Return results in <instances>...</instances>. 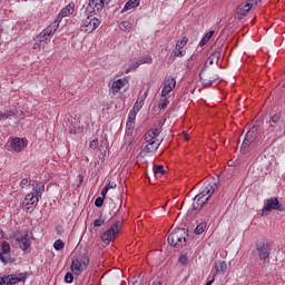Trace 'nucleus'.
Masks as SVG:
<instances>
[{
	"label": "nucleus",
	"instance_id": "obj_1",
	"mask_svg": "<svg viewBox=\"0 0 285 285\" xmlns=\"http://www.w3.org/2000/svg\"><path fill=\"white\" fill-rule=\"evenodd\" d=\"M217 183H205L200 189V193L194 198V210H199V208H202V206H204V204H206V202L213 197V194L215 190H217Z\"/></svg>",
	"mask_w": 285,
	"mask_h": 285
},
{
	"label": "nucleus",
	"instance_id": "obj_2",
	"mask_svg": "<svg viewBox=\"0 0 285 285\" xmlns=\"http://www.w3.org/2000/svg\"><path fill=\"white\" fill-rule=\"evenodd\" d=\"M46 190V185L43 183H38L33 187V193L28 194L24 197L23 206L27 213H32L35 208H37V204H39V198L43 195Z\"/></svg>",
	"mask_w": 285,
	"mask_h": 285
},
{
	"label": "nucleus",
	"instance_id": "obj_3",
	"mask_svg": "<svg viewBox=\"0 0 285 285\" xmlns=\"http://www.w3.org/2000/svg\"><path fill=\"white\" fill-rule=\"evenodd\" d=\"M259 137V128L254 126L245 135V139L240 147L242 155H248L252 150H255L257 146V139Z\"/></svg>",
	"mask_w": 285,
	"mask_h": 285
},
{
	"label": "nucleus",
	"instance_id": "obj_4",
	"mask_svg": "<svg viewBox=\"0 0 285 285\" xmlns=\"http://www.w3.org/2000/svg\"><path fill=\"white\" fill-rule=\"evenodd\" d=\"M186 237H188L186 229L177 228L169 234L167 242L174 248H184L187 244Z\"/></svg>",
	"mask_w": 285,
	"mask_h": 285
},
{
	"label": "nucleus",
	"instance_id": "obj_5",
	"mask_svg": "<svg viewBox=\"0 0 285 285\" xmlns=\"http://www.w3.org/2000/svg\"><path fill=\"white\" fill-rule=\"evenodd\" d=\"M101 21L97 19L92 13L88 12V14L83 16L80 22V30L81 32H94V30H97L99 28V24Z\"/></svg>",
	"mask_w": 285,
	"mask_h": 285
},
{
	"label": "nucleus",
	"instance_id": "obj_6",
	"mask_svg": "<svg viewBox=\"0 0 285 285\" xmlns=\"http://www.w3.org/2000/svg\"><path fill=\"white\" fill-rule=\"evenodd\" d=\"M88 264H90V258L86 254H80L72 258L71 272L73 275H81L88 268Z\"/></svg>",
	"mask_w": 285,
	"mask_h": 285
},
{
	"label": "nucleus",
	"instance_id": "obj_7",
	"mask_svg": "<svg viewBox=\"0 0 285 285\" xmlns=\"http://www.w3.org/2000/svg\"><path fill=\"white\" fill-rule=\"evenodd\" d=\"M13 244L14 246H19L21 250H28L32 243L30 242V236L28 234L16 232L13 234Z\"/></svg>",
	"mask_w": 285,
	"mask_h": 285
},
{
	"label": "nucleus",
	"instance_id": "obj_8",
	"mask_svg": "<svg viewBox=\"0 0 285 285\" xmlns=\"http://www.w3.org/2000/svg\"><path fill=\"white\" fill-rule=\"evenodd\" d=\"M109 3L110 0H89L86 12H89V14H98V12H101Z\"/></svg>",
	"mask_w": 285,
	"mask_h": 285
},
{
	"label": "nucleus",
	"instance_id": "obj_9",
	"mask_svg": "<svg viewBox=\"0 0 285 285\" xmlns=\"http://www.w3.org/2000/svg\"><path fill=\"white\" fill-rule=\"evenodd\" d=\"M28 274L20 273V274H10L8 276L0 277V285H14L18 282H26Z\"/></svg>",
	"mask_w": 285,
	"mask_h": 285
},
{
	"label": "nucleus",
	"instance_id": "obj_10",
	"mask_svg": "<svg viewBox=\"0 0 285 285\" xmlns=\"http://www.w3.org/2000/svg\"><path fill=\"white\" fill-rule=\"evenodd\" d=\"M272 210H279V199H277V197H272L265 200L262 217H264V215H268Z\"/></svg>",
	"mask_w": 285,
	"mask_h": 285
},
{
	"label": "nucleus",
	"instance_id": "obj_11",
	"mask_svg": "<svg viewBox=\"0 0 285 285\" xmlns=\"http://www.w3.org/2000/svg\"><path fill=\"white\" fill-rule=\"evenodd\" d=\"M253 8H257V0H247L246 3H242L236 9V14L239 17H246Z\"/></svg>",
	"mask_w": 285,
	"mask_h": 285
},
{
	"label": "nucleus",
	"instance_id": "obj_12",
	"mask_svg": "<svg viewBox=\"0 0 285 285\" xmlns=\"http://www.w3.org/2000/svg\"><path fill=\"white\" fill-rule=\"evenodd\" d=\"M256 249L259 259L268 262V258L271 257V243H258Z\"/></svg>",
	"mask_w": 285,
	"mask_h": 285
},
{
	"label": "nucleus",
	"instance_id": "obj_13",
	"mask_svg": "<svg viewBox=\"0 0 285 285\" xmlns=\"http://www.w3.org/2000/svg\"><path fill=\"white\" fill-rule=\"evenodd\" d=\"M57 24H51L49 27H47L42 32H40L37 36V41H45V43H48V41H50V37H52V35H55V32H57Z\"/></svg>",
	"mask_w": 285,
	"mask_h": 285
},
{
	"label": "nucleus",
	"instance_id": "obj_14",
	"mask_svg": "<svg viewBox=\"0 0 285 285\" xmlns=\"http://www.w3.org/2000/svg\"><path fill=\"white\" fill-rule=\"evenodd\" d=\"M202 72L199 73V79H200L203 86H205L206 88H208V86H213V82L217 81V79H219V76L215 72H210L207 77H204L202 75Z\"/></svg>",
	"mask_w": 285,
	"mask_h": 285
},
{
	"label": "nucleus",
	"instance_id": "obj_15",
	"mask_svg": "<svg viewBox=\"0 0 285 285\" xmlns=\"http://www.w3.org/2000/svg\"><path fill=\"white\" fill-rule=\"evenodd\" d=\"M0 259L3 264H8L9 259H10V243H8L6 240L2 242Z\"/></svg>",
	"mask_w": 285,
	"mask_h": 285
},
{
	"label": "nucleus",
	"instance_id": "obj_16",
	"mask_svg": "<svg viewBox=\"0 0 285 285\" xmlns=\"http://www.w3.org/2000/svg\"><path fill=\"white\" fill-rule=\"evenodd\" d=\"M10 148L13 153H21L26 148V142L21 138H13L10 141Z\"/></svg>",
	"mask_w": 285,
	"mask_h": 285
},
{
	"label": "nucleus",
	"instance_id": "obj_17",
	"mask_svg": "<svg viewBox=\"0 0 285 285\" xmlns=\"http://www.w3.org/2000/svg\"><path fill=\"white\" fill-rule=\"evenodd\" d=\"M137 119V112L130 111L128 115L127 120V135H132V131L135 130V120Z\"/></svg>",
	"mask_w": 285,
	"mask_h": 285
},
{
	"label": "nucleus",
	"instance_id": "obj_18",
	"mask_svg": "<svg viewBox=\"0 0 285 285\" xmlns=\"http://www.w3.org/2000/svg\"><path fill=\"white\" fill-rule=\"evenodd\" d=\"M116 236V232L110 227L102 234L101 239L105 244H110V242H115Z\"/></svg>",
	"mask_w": 285,
	"mask_h": 285
},
{
	"label": "nucleus",
	"instance_id": "obj_19",
	"mask_svg": "<svg viewBox=\"0 0 285 285\" xmlns=\"http://www.w3.org/2000/svg\"><path fill=\"white\" fill-rule=\"evenodd\" d=\"M159 129H150L145 134V141L146 144L155 142V139H157V136L159 135Z\"/></svg>",
	"mask_w": 285,
	"mask_h": 285
},
{
	"label": "nucleus",
	"instance_id": "obj_20",
	"mask_svg": "<svg viewBox=\"0 0 285 285\" xmlns=\"http://www.w3.org/2000/svg\"><path fill=\"white\" fill-rule=\"evenodd\" d=\"M37 184H43L42 181L32 180L30 178H24L20 181V188H29V186L32 187V190H35V186Z\"/></svg>",
	"mask_w": 285,
	"mask_h": 285
},
{
	"label": "nucleus",
	"instance_id": "obj_21",
	"mask_svg": "<svg viewBox=\"0 0 285 285\" xmlns=\"http://www.w3.org/2000/svg\"><path fill=\"white\" fill-rule=\"evenodd\" d=\"M215 269L216 273H218L219 275H224L226 271H228V265L226 264V261H218L217 263H215Z\"/></svg>",
	"mask_w": 285,
	"mask_h": 285
},
{
	"label": "nucleus",
	"instance_id": "obj_22",
	"mask_svg": "<svg viewBox=\"0 0 285 285\" xmlns=\"http://www.w3.org/2000/svg\"><path fill=\"white\" fill-rule=\"evenodd\" d=\"M159 146H161V142H147V146L144 148V153H157Z\"/></svg>",
	"mask_w": 285,
	"mask_h": 285
},
{
	"label": "nucleus",
	"instance_id": "obj_23",
	"mask_svg": "<svg viewBox=\"0 0 285 285\" xmlns=\"http://www.w3.org/2000/svg\"><path fill=\"white\" fill-rule=\"evenodd\" d=\"M220 57H222V53L218 50L213 51L207 59V61L209 62V66H213V63H216V65L219 63Z\"/></svg>",
	"mask_w": 285,
	"mask_h": 285
},
{
	"label": "nucleus",
	"instance_id": "obj_24",
	"mask_svg": "<svg viewBox=\"0 0 285 285\" xmlns=\"http://www.w3.org/2000/svg\"><path fill=\"white\" fill-rule=\"evenodd\" d=\"M72 12H75V3L70 2L67 7H65L61 10L60 16L61 17H70V14H72Z\"/></svg>",
	"mask_w": 285,
	"mask_h": 285
},
{
	"label": "nucleus",
	"instance_id": "obj_25",
	"mask_svg": "<svg viewBox=\"0 0 285 285\" xmlns=\"http://www.w3.org/2000/svg\"><path fill=\"white\" fill-rule=\"evenodd\" d=\"M141 0H129L126 4H125V7H124V9H122V11L121 12H128V10H132V8H137L138 6H139V2H140Z\"/></svg>",
	"mask_w": 285,
	"mask_h": 285
},
{
	"label": "nucleus",
	"instance_id": "obj_26",
	"mask_svg": "<svg viewBox=\"0 0 285 285\" xmlns=\"http://www.w3.org/2000/svg\"><path fill=\"white\" fill-rule=\"evenodd\" d=\"M124 86H125V81L122 79H118L112 82L111 90L112 92H119V90H121Z\"/></svg>",
	"mask_w": 285,
	"mask_h": 285
},
{
	"label": "nucleus",
	"instance_id": "obj_27",
	"mask_svg": "<svg viewBox=\"0 0 285 285\" xmlns=\"http://www.w3.org/2000/svg\"><path fill=\"white\" fill-rule=\"evenodd\" d=\"M14 116H17V110H14V109L0 111V120L1 119H10V117H14Z\"/></svg>",
	"mask_w": 285,
	"mask_h": 285
},
{
	"label": "nucleus",
	"instance_id": "obj_28",
	"mask_svg": "<svg viewBox=\"0 0 285 285\" xmlns=\"http://www.w3.org/2000/svg\"><path fill=\"white\" fill-rule=\"evenodd\" d=\"M154 175L156 178L164 177V175H166V170L164 169V166H161V165L155 166Z\"/></svg>",
	"mask_w": 285,
	"mask_h": 285
},
{
	"label": "nucleus",
	"instance_id": "obj_29",
	"mask_svg": "<svg viewBox=\"0 0 285 285\" xmlns=\"http://www.w3.org/2000/svg\"><path fill=\"white\" fill-rule=\"evenodd\" d=\"M213 35H215V31H214V30L207 32V33L203 37V39L200 40L199 46H200V47L206 46V42H207V41H210V38L213 37Z\"/></svg>",
	"mask_w": 285,
	"mask_h": 285
},
{
	"label": "nucleus",
	"instance_id": "obj_30",
	"mask_svg": "<svg viewBox=\"0 0 285 285\" xmlns=\"http://www.w3.org/2000/svg\"><path fill=\"white\" fill-rule=\"evenodd\" d=\"M207 226H208V224H206V222H203L199 225H197V227L194 230L195 235H202L204 233V230H206Z\"/></svg>",
	"mask_w": 285,
	"mask_h": 285
},
{
	"label": "nucleus",
	"instance_id": "obj_31",
	"mask_svg": "<svg viewBox=\"0 0 285 285\" xmlns=\"http://www.w3.org/2000/svg\"><path fill=\"white\" fill-rule=\"evenodd\" d=\"M119 28L124 32H127V30H132V23H130V21H122L120 22Z\"/></svg>",
	"mask_w": 285,
	"mask_h": 285
},
{
	"label": "nucleus",
	"instance_id": "obj_32",
	"mask_svg": "<svg viewBox=\"0 0 285 285\" xmlns=\"http://www.w3.org/2000/svg\"><path fill=\"white\" fill-rule=\"evenodd\" d=\"M141 108H144V99H138L135 105H134V110L131 112H139L141 110Z\"/></svg>",
	"mask_w": 285,
	"mask_h": 285
},
{
	"label": "nucleus",
	"instance_id": "obj_33",
	"mask_svg": "<svg viewBox=\"0 0 285 285\" xmlns=\"http://www.w3.org/2000/svg\"><path fill=\"white\" fill-rule=\"evenodd\" d=\"M165 86H167V88H171L173 90H175L177 81L175 80V78H167V80L165 81Z\"/></svg>",
	"mask_w": 285,
	"mask_h": 285
},
{
	"label": "nucleus",
	"instance_id": "obj_34",
	"mask_svg": "<svg viewBox=\"0 0 285 285\" xmlns=\"http://www.w3.org/2000/svg\"><path fill=\"white\" fill-rule=\"evenodd\" d=\"M174 57H184L186 55V50H183L179 47H176L175 50L171 52Z\"/></svg>",
	"mask_w": 285,
	"mask_h": 285
},
{
	"label": "nucleus",
	"instance_id": "obj_35",
	"mask_svg": "<svg viewBox=\"0 0 285 285\" xmlns=\"http://www.w3.org/2000/svg\"><path fill=\"white\" fill-rule=\"evenodd\" d=\"M168 104H169L168 98H166V96H165L160 100V104L158 105V107L160 110H166L168 108Z\"/></svg>",
	"mask_w": 285,
	"mask_h": 285
},
{
	"label": "nucleus",
	"instance_id": "obj_36",
	"mask_svg": "<svg viewBox=\"0 0 285 285\" xmlns=\"http://www.w3.org/2000/svg\"><path fill=\"white\" fill-rule=\"evenodd\" d=\"M141 66L140 60H138L135 65L130 66L129 68L126 69V75H128V72H132V70H137V68H139Z\"/></svg>",
	"mask_w": 285,
	"mask_h": 285
},
{
	"label": "nucleus",
	"instance_id": "obj_37",
	"mask_svg": "<svg viewBox=\"0 0 285 285\" xmlns=\"http://www.w3.org/2000/svg\"><path fill=\"white\" fill-rule=\"evenodd\" d=\"M63 246H66V245L63 244V240H61V239L56 240L53 244V248L56 250H62Z\"/></svg>",
	"mask_w": 285,
	"mask_h": 285
},
{
	"label": "nucleus",
	"instance_id": "obj_38",
	"mask_svg": "<svg viewBox=\"0 0 285 285\" xmlns=\"http://www.w3.org/2000/svg\"><path fill=\"white\" fill-rule=\"evenodd\" d=\"M73 279H75V276L72 275V273L68 272V273L65 275V282H66L67 284H72Z\"/></svg>",
	"mask_w": 285,
	"mask_h": 285
},
{
	"label": "nucleus",
	"instance_id": "obj_39",
	"mask_svg": "<svg viewBox=\"0 0 285 285\" xmlns=\"http://www.w3.org/2000/svg\"><path fill=\"white\" fill-rule=\"evenodd\" d=\"M170 92H173V88L164 85L163 90H161V97H166V95H170Z\"/></svg>",
	"mask_w": 285,
	"mask_h": 285
},
{
	"label": "nucleus",
	"instance_id": "obj_40",
	"mask_svg": "<svg viewBox=\"0 0 285 285\" xmlns=\"http://www.w3.org/2000/svg\"><path fill=\"white\" fill-rule=\"evenodd\" d=\"M104 224H106V219H104V218H98V219H96V220L94 222V226H95L96 228H99V226H104Z\"/></svg>",
	"mask_w": 285,
	"mask_h": 285
},
{
	"label": "nucleus",
	"instance_id": "obj_41",
	"mask_svg": "<svg viewBox=\"0 0 285 285\" xmlns=\"http://www.w3.org/2000/svg\"><path fill=\"white\" fill-rule=\"evenodd\" d=\"M179 264H183V266H186L188 264V256L180 255L178 258Z\"/></svg>",
	"mask_w": 285,
	"mask_h": 285
},
{
	"label": "nucleus",
	"instance_id": "obj_42",
	"mask_svg": "<svg viewBox=\"0 0 285 285\" xmlns=\"http://www.w3.org/2000/svg\"><path fill=\"white\" fill-rule=\"evenodd\" d=\"M188 43V38H183L180 41L177 42L176 48H184Z\"/></svg>",
	"mask_w": 285,
	"mask_h": 285
},
{
	"label": "nucleus",
	"instance_id": "obj_43",
	"mask_svg": "<svg viewBox=\"0 0 285 285\" xmlns=\"http://www.w3.org/2000/svg\"><path fill=\"white\" fill-rule=\"evenodd\" d=\"M110 228L114 229L116 234H118L119 228H121V222H116Z\"/></svg>",
	"mask_w": 285,
	"mask_h": 285
},
{
	"label": "nucleus",
	"instance_id": "obj_44",
	"mask_svg": "<svg viewBox=\"0 0 285 285\" xmlns=\"http://www.w3.org/2000/svg\"><path fill=\"white\" fill-rule=\"evenodd\" d=\"M95 206L97 208H101V206H104V198H101V197L96 198Z\"/></svg>",
	"mask_w": 285,
	"mask_h": 285
},
{
	"label": "nucleus",
	"instance_id": "obj_45",
	"mask_svg": "<svg viewBox=\"0 0 285 285\" xmlns=\"http://www.w3.org/2000/svg\"><path fill=\"white\" fill-rule=\"evenodd\" d=\"M139 61H140V65L153 63V58L151 57H146V58L140 59Z\"/></svg>",
	"mask_w": 285,
	"mask_h": 285
},
{
	"label": "nucleus",
	"instance_id": "obj_46",
	"mask_svg": "<svg viewBox=\"0 0 285 285\" xmlns=\"http://www.w3.org/2000/svg\"><path fill=\"white\" fill-rule=\"evenodd\" d=\"M98 144H99V140H92L89 145V148H91L92 150H97Z\"/></svg>",
	"mask_w": 285,
	"mask_h": 285
},
{
	"label": "nucleus",
	"instance_id": "obj_47",
	"mask_svg": "<svg viewBox=\"0 0 285 285\" xmlns=\"http://www.w3.org/2000/svg\"><path fill=\"white\" fill-rule=\"evenodd\" d=\"M105 187L108 188L109 190L110 188H117V183H109Z\"/></svg>",
	"mask_w": 285,
	"mask_h": 285
},
{
	"label": "nucleus",
	"instance_id": "obj_48",
	"mask_svg": "<svg viewBox=\"0 0 285 285\" xmlns=\"http://www.w3.org/2000/svg\"><path fill=\"white\" fill-rule=\"evenodd\" d=\"M271 121H272V124H277V121H279V116H277V115L273 116Z\"/></svg>",
	"mask_w": 285,
	"mask_h": 285
},
{
	"label": "nucleus",
	"instance_id": "obj_49",
	"mask_svg": "<svg viewBox=\"0 0 285 285\" xmlns=\"http://www.w3.org/2000/svg\"><path fill=\"white\" fill-rule=\"evenodd\" d=\"M108 190L109 189L106 186L102 188V190H101L102 197H106V195H108Z\"/></svg>",
	"mask_w": 285,
	"mask_h": 285
},
{
	"label": "nucleus",
	"instance_id": "obj_50",
	"mask_svg": "<svg viewBox=\"0 0 285 285\" xmlns=\"http://www.w3.org/2000/svg\"><path fill=\"white\" fill-rule=\"evenodd\" d=\"M39 48H41V45L39 42H36L33 45V50H39Z\"/></svg>",
	"mask_w": 285,
	"mask_h": 285
},
{
	"label": "nucleus",
	"instance_id": "obj_51",
	"mask_svg": "<svg viewBox=\"0 0 285 285\" xmlns=\"http://www.w3.org/2000/svg\"><path fill=\"white\" fill-rule=\"evenodd\" d=\"M69 132H70V135H77V129L70 128Z\"/></svg>",
	"mask_w": 285,
	"mask_h": 285
},
{
	"label": "nucleus",
	"instance_id": "obj_52",
	"mask_svg": "<svg viewBox=\"0 0 285 285\" xmlns=\"http://www.w3.org/2000/svg\"><path fill=\"white\" fill-rule=\"evenodd\" d=\"M210 213H213V210H215V208H216V205L215 204H213L212 206H210Z\"/></svg>",
	"mask_w": 285,
	"mask_h": 285
},
{
	"label": "nucleus",
	"instance_id": "obj_53",
	"mask_svg": "<svg viewBox=\"0 0 285 285\" xmlns=\"http://www.w3.org/2000/svg\"><path fill=\"white\" fill-rule=\"evenodd\" d=\"M153 285H161V282L160 281H156L153 283Z\"/></svg>",
	"mask_w": 285,
	"mask_h": 285
},
{
	"label": "nucleus",
	"instance_id": "obj_54",
	"mask_svg": "<svg viewBox=\"0 0 285 285\" xmlns=\"http://www.w3.org/2000/svg\"><path fill=\"white\" fill-rule=\"evenodd\" d=\"M184 139H186V141H188V134L184 132Z\"/></svg>",
	"mask_w": 285,
	"mask_h": 285
},
{
	"label": "nucleus",
	"instance_id": "obj_55",
	"mask_svg": "<svg viewBox=\"0 0 285 285\" xmlns=\"http://www.w3.org/2000/svg\"><path fill=\"white\" fill-rule=\"evenodd\" d=\"M213 282H215V279L208 281L206 285H213Z\"/></svg>",
	"mask_w": 285,
	"mask_h": 285
},
{
	"label": "nucleus",
	"instance_id": "obj_56",
	"mask_svg": "<svg viewBox=\"0 0 285 285\" xmlns=\"http://www.w3.org/2000/svg\"><path fill=\"white\" fill-rule=\"evenodd\" d=\"M191 213H193V212L188 210V212H187V215H190Z\"/></svg>",
	"mask_w": 285,
	"mask_h": 285
},
{
	"label": "nucleus",
	"instance_id": "obj_57",
	"mask_svg": "<svg viewBox=\"0 0 285 285\" xmlns=\"http://www.w3.org/2000/svg\"><path fill=\"white\" fill-rule=\"evenodd\" d=\"M202 0H198V3L200 2Z\"/></svg>",
	"mask_w": 285,
	"mask_h": 285
}]
</instances>
